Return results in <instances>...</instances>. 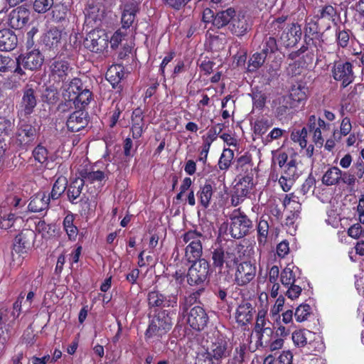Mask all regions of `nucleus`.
<instances>
[{
	"instance_id": "nucleus-1",
	"label": "nucleus",
	"mask_w": 364,
	"mask_h": 364,
	"mask_svg": "<svg viewBox=\"0 0 364 364\" xmlns=\"http://www.w3.org/2000/svg\"><path fill=\"white\" fill-rule=\"evenodd\" d=\"M181 239L186 245L184 249V259L188 263L202 259L200 258L203 255L202 244L205 240V236L196 230H191L183 234Z\"/></svg>"
},
{
	"instance_id": "nucleus-2",
	"label": "nucleus",
	"mask_w": 364,
	"mask_h": 364,
	"mask_svg": "<svg viewBox=\"0 0 364 364\" xmlns=\"http://www.w3.org/2000/svg\"><path fill=\"white\" fill-rule=\"evenodd\" d=\"M191 263L193 264L188 268L187 282L191 286H199L200 289L197 293L200 294L208 284L210 264L205 259L196 260Z\"/></svg>"
},
{
	"instance_id": "nucleus-3",
	"label": "nucleus",
	"mask_w": 364,
	"mask_h": 364,
	"mask_svg": "<svg viewBox=\"0 0 364 364\" xmlns=\"http://www.w3.org/2000/svg\"><path fill=\"white\" fill-rule=\"evenodd\" d=\"M230 219V233L233 238H242L248 235L253 228L252 221L240 208L232 212Z\"/></svg>"
},
{
	"instance_id": "nucleus-4",
	"label": "nucleus",
	"mask_w": 364,
	"mask_h": 364,
	"mask_svg": "<svg viewBox=\"0 0 364 364\" xmlns=\"http://www.w3.org/2000/svg\"><path fill=\"white\" fill-rule=\"evenodd\" d=\"M18 124L14 138L21 146L31 145L37 136V129L30 123V117H17Z\"/></svg>"
},
{
	"instance_id": "nucleus-5",
	"label": "nucleus",
	"mask_w": 364,
	"mask_h": 364,
	"mask_svg": "<svg viewBox=\"0 0 364 364\" xmlns=\"http://www.w3.org/2000/svg\"><path fill=\"white\" fill-rule=\"evenodd\" d=\"M205 350L216 360L217 364H219L223 359L230 355L232 346L225 337L218 336L211 339Z\"/></svg>"
},
{
	"instance_id": "nucleus-6",
	"label": "nucleus",
	"mask_w": 364,
	"mask_h": 364,
	"mask_svg": "<svg viewBox=\"0 0 364 364\" xmlns=\"http://www.w3.org/2000/svg\"><path fill=\"white\" fill-rule=\"evenodd\" d=\"M35 232L31 230H24L15 237L14 252L18 255L17 265H20L28 251L31 249L35 239Z\"/></svg>"
},
{
	"instance_id": "nucleus-7",
	"label": "nucleus",
	"mask_w": 364,
	"mask_h": 364,
	"mask_svg": "<svg viewBox=\"0 0 364 364\" xmlns=\"http://www.w3.org/2000/svg\"><path fill=\"white\" fill-rule=\"evenodd\" d=\"M212 259L215 267H222L225 263L229 267L235 262L236 256L232 247L225 242L219 244L213 249Z\"/></svg>"
},
{
	"instance_id": "nucleus-8",
	"label": "nucleus",
	"mask_w": 364,
	"mask_h": 364,
	"mask_svg": "<svg viewBox=\"0 0 364 364\" xmlns=\"http://www.w3.org/2000/svg\"><path fill=\"white\" fill-rule=\"evenodd\" d=\"M37 105L36 91L27 85L23 90V95L18 106L17 117H29Z\"/></svg>"
},
{
	"instance_id": "nucleus-9",
	"label": "nucleus",
	"mask_w": 364,
	"mask_h": 364,
	"mask_svg": "<svg viewBox=\"0 0 364 364\" xmlns=\"http://www.w3.org/2000/svg\"><path fill=\"white\" fill-rule=\"evenodd\" d=\"M109 44L108 36L102 30H93L90 32L85 40V46L90 51L102 53L105 50Z\"/></svg>"
},
{
	"instance_id": "nucleus-10",
	"label": "nucleus",
	"mask_w": 364,
	"mask_h": 364,
	"mask_svg": "<svg viewBox=\"0 0 364 364\" xmlns=\"http://www.w3.org/2000/svg\"><path fill=\"white\" fill-rule=\"evenodd\" d=\"M332 75L335 80L341 83L345 88L354 80L352 64L349 62H336L332 68Z\"/></svg>"
},
{
	"instance_id": "nucleus-11",
	"label": "nucleus",
	"mask_w": 364,
	"mask_h": 364,
	"mask_svg": "<svg viewBox=\"0 0 364 364\" xmlns=\"http://www.w3.org/2000/svg\"><path fill=\"white\" fill-rule=\"evenodd\" d=\"M44 57L38 49H33L16 58V63L29 70H37L40 69L43 63Z\"/></svg>"
},
{
	"instance_id": "nucleus-12",
	"label": "nucleus",
	"mask_w": 364,
	"mask_h": 364,
	"mask_svg": "<svg viewBox=\"0 0 364 364\" xmlns=\"http://www.w3.org/2000/svg\"><path fill=\"white\" fill-rule=\"evenodd\" d=\"M251 28L252 23L248 16L244 14H235L227 31L233 36L241 38L246 35Z\"/></svg>"
},
{
	"instance_id": "nucleus-13",
	"label": "nucleus",
	"mask_w": 364,
	"mask_h": 364,
	"mask_svg": "<svg viewBox=\"0 0 364 364\" xmlns=\"http://www.w3.org/2000/svg\"><path fill=\"white\" fill-rule=\"evenodd\" d=\"M301 26L296 23H292L280 35V44L287 48H292L301 40Z\"/></svg>"
},
{
	"instance_id": "nucleus-14",
	"label": "nucleus",
	"mask_w": 364,
	"mask_h": 364,
	"mask_svg": "<svg viewBox=\"0 0 364 364\" xmlns=\"http://www.w3.org/2000/svg\"><path fill=\"white\" fill-rule=\"evenodd\" d=\"M255 274L256 267L250 262H244L237 266L235 280L239 286H245L255 278Z\"/></svg>"
},
{
	"instance_id": "nucleus-15",
	"label": "nucleus",
	"mask_w": 364,
	"mask_h": 364,
	"mask_svg": "<svg viewBox=\"0 0 364 364\" xmlns=\"http://www.w3.org/2000/svg\"><path fill=\"white\" fill-rule=\"evenodd\" d=\"M208 321V316L202 307L196 306L191 309L187 322L192 328L197 331L203 330L206 326Z\"/></svg>"
},
{
	"instance_id": "nucleus-16",
	"label": "nucleus",
	"mask_w": 364,
	"mask_h": 364,
	"mask_svg": "<svg viewBox=\"0 0 364 364\" xmlns=\"http://www.w3.org/2000/svg\"><path fill=\"white\" fill-rule=\"evenodd\" d=\"M114 164H112V166L107 164L105 171L82 170L80 171V175L81 176L80 178L81 180H83L84 183L88 182L94 183L95 182H101L106 178H108V176L114 171Z\"/></svg>"
},
{
	"instance_id": "nucleus-17",
	"label": "nucleus",
	"mask_w": 364,
	"mask_h": 364,
	"mask_svg": "<svg viewBox=\"0 0 364 364\" xmlns=\"http://www.w3.org/2000/svg\"><path fill=\"white\" fill-rule=\"evenodd\" d=\"M28 20V10L22 6L12 10L9 16V23L14 29L22 28L26 25Z\"/></svg>"
},
{
	"instance_id": "nucleus-18",
	"label": "nucleus",
	"mask_w": 364,
	"mask_h": 364,
	"mask_svg": "<svg viewBox=\"0 0 364 364\" xmlns=\"http://www.w3.org/2000/svg\"><path fill=\"white\" fill-rule=\"evenodd\" d=\"M50 77L56 82H63L67 79L70 68L65 60H55L50 65Z\"/></svg>"
},
{
	"instance_id": "nucleus-19",
	"label": "nucleus",
	"mask_w": 364,
	"mask_h": 364,
	"mask_svg": "<svg viewBox=\"0 0 364 364\" xmlns=\"http://www.w3.org/2000/svg\"><path fill=\"white\" fill-rule=\"evenodd\" d=\"M122 9V23L124 28H129L135 19L138 11V4L134 0L126 1L121 6Z\"/></svg>"
},
{
	"instance_id": "nucleus-20",
	"label": "nucleus",
	"mask_w": 364,
	"mask_h": 364,
	"mask_svg": "<svg viewBox=\"0 0 364 364\" xmlns=\"http://www.w3.org/2000/svg\"><path fill=\"white\" fill-rule=\"evenodd\" d=\"M87 123V113L82 110H77L70 115L67 120V127L70 131L76 132L85 128Z\"/></svg>"
},
{
	"instance_id": "nucleus-21",
	"label": "nucleus",
	"mask_w": 364,
	"mask_h": 364,
	"mask_svg": "<svg viewBox=\"0 0 364 364\" xmlns=\"http://www.w3.org/2000/svg\"><path fill=\"white\" fill-rule=\"evenodd\" d=\"M255 309L248 301H242L237 308L235 318L237 323L245 326L252 320Z\"/></svg>"
},
{
	"instance_id": "nucleus-22",
	"label": "nucleus",
	"mask_w": 364,
	"mask_h": 364,
	"mask_svg": "<svg viewBox=\"0 0 364 364\" xmlns=\"http://www.w3.org/2000/svg\"><path fill=\"white\" fill-rule=\"evenodd\" d=\"M235 14V10L232 7L218 11L215 15L213 26L218 29L225 28L228 30L229 24L230 23V21H232Z\"/></svg>"
},
{
	"instance_id": "nucleus-23",
	"label": "nucleus",
	"mask_w": 364,
	"mask_h": 364,
	"mask_svg": "<svg viewBox=\"0 0 364 364\" xmlns=\"http://www.w3.org/2000/svg\"><path fill=\"white\" fill-rule=\"evenodd\" d=\"M50 200V196L46 193H38L31 198L28 208L33 213L43 212L48 208Z\"/></svg>"
},
{
	"instance_id": "nucleus-24",
	"label": "nucleus",
	"mask_w": 364,
	"mask_h": 364,
	"mask_svg": "<svg viewBox=\"0 0 364 364\" xmlns=\"http://www.w3.org/2000/svg\"><path fill=\"white\" fill-rule=\"evenodd\" d=\"M82 81L79 78H74L69 83L65 84L62 93L64 100L74 102L79 92L82 90Z\"/></svg>"
},
{
	"instance_id": "nucleus-25",
	"label": "nucleus",
	"mask_w": 364,
	"mask_h": 364,
	"mask_svg": "<svg viewBox=\"0 0 364 364\" xmlns=\"http://www.w3.org/2000/svg\"><path fill=\"white\" fill-rule=\"evenodd\" d=\"M267 32L261 43V50L268 55L274 53L279 50V44L276 37L278 36L279 33H273V32L268 31V29H267Z\"/></svg>"
},
{
	"instance_id": "nucleus-26",
	"label": "nucleus",
	"mask_w": 364,
	"mask_h": 364,
	"mask_svg": "<svg viewBox=\"0 0 364 364\" xmlns=\"http://www.w3.org/2000/svg\"><path fill=\"white\" fill-rule=\"evenodd\" d=\"M17 42V37L11 31H0V50L11 51L16 48Z\"/></svg>"
},
{
	"instance_id": "nucleus-27",
	"label": "nucleus",
	"mask_w": 364,
	"mask_h": 364,
	"mask_svg": "<svg viewBox=\"0 0 364 364\" xmlns=\"http://www.w3.org/2000/svg\"><path fill=\"white\" fill-rule=\"evenodd\" d=\"M144 122L143 112L140 108L135 109L132 115V136L137 139L141 136L144 128Z\"/></svg>"
},
{
	"instance_id": "nucleus-28",
	"label": "nucleus",
	"mask_w": 364,
	"mask_h": 364,
	"mask_svg": "<svg viewBox=\"0 0 364 364\" xmlns=\"http://www.w3.org/2000/svg\"><path fill=\"white\" fill-rule=\"evenodd\" d=\"M62 38V31L56 27L51 28L42 37L43 44L49 48L57 47Z\"/></svg>"
},
{
	"instance_id": "nucleus-29",
	"label": "nucleus",
	"mask_w": 364,
	"mask_h": 364,
	"mask_svg": "<svg viewBox=\"0 0 364 364\" xmlns=\"http://www.w3.org/2000/svg\"><path fill=\"white\" fill-rule=\"evenodd\" d=\"M275 103L277 105L276 107V114L278 117H283L287 114L291 109L297 107L287 95L278 97Z\"/></svg>"
},
{
	"instance_id": "nucleus-30",
	"label": "nucleus",
	"mask_w": 364,
	"mask_h": 364,
	"mask_svg": "<svg viewBox=\"0 0 364 364\" xmlns=\"http://www.w3.org/2000/svg\"><path fill=\"white\" fill-rule=\"evenodd\" d=\"M341 176L342 171L336 166H332L325 172L321 181L327 186L338 185L341 183Z\"/></svg>"
},
{
	"instance_id": "nucleus-31",
	"label": "nucleus",
	"mask_w": 364,
	"mask_h": 364,
	"mask_svg": "<svg viewBox=\"0 0 364 364\" xmlns=\"http://www.w3.org/2000/svg\"><path fill=\"white\" fill-rule=\"evenodd\" d=\"M308 88L301 84L293 85L289 91V95L287 96L291 98L296 107H298L299 104L306 100L307 95Z\"/></svg>"
},
{
	"instance_id": "nucleus-32",
	"label": "nucleus",
	"mask_w": 364,
	"mask_h": 364,
	"mask_svg": "<svg viewBox=\"0 0 364 364\" xmlns=\"http://www.w3.org/2000/svg\"><path fill=\"white\" fill-rule=\"evenodd\" d=\"M75 215L73 213L68 214L63 220V225L69 240L75 241L78 235V228L74 224Z\"/></svg>"
},
{
	"instance_id": "nucleus-33",
	"label": "nucleus",
	"mask_w": 364,
	"mask_h": 364,
	"mask_svg": "<svg viewBox=\"0 0 364 364\" xmlns=\"http://www.w3.org/2000/svg\"><path fill=\"white\" fill-rule=\"evenodd\" d=\"M33 156L36 161L38 162L41 166L52 168L49 167L50 160L52 158L49 156L47 149L41 145H38L33 151Z\"/></svg>"
},
{
	"instance_id": "nucleus-34",
	"label": "nucleus",
	"mask_w": 364,
	"mask_h": 364,
	"mask_svg": "<svg viewBox=\"0 0 364 364\" xmlns=\"http://www.w3.org/2000/svg\"><path fill=\"white\" fill-rule=\"evenodd\" d=\"M84 184L83 180H81V178H75L70 183L67 191L68 198L70 202L72 203H77L75 200L80 197Z\"/></svg>"
},
{
	"instance_id": "nucleus-35",
	"label": "nucleus",
	"mask_w": 364,
	"mask_h": 364,
	"mask_svg": "<svg viewBox=\"0 0 364 364\" xmlns=\"http://www.w3.org/2000/svg\"><path fill=\"white\" fill-rule=\"evenodd\" d=\"M67 186V178L62 176H59L55 180L53 186L51 193L48 196H50V198L52 200L58 199L66 190Z\"/></svg>"
},
{
	"instance_id": "nucleus-36",
	"label": "nucleus",
	"mask_w": 364,
	"mask_h": 364,
	"mask_svg": "<svg viewBox=\"0 0 364 364\" xmlns=\"http://www.w3.org/2000/svg\"><path fill=\"white\" fill-rule=\"evenodd\" d=\"M197 196L200 205L205 208H208L213 196L212 186L210 183L204 184L198 191Z\"/></svg>"
},
{
	"instance_id": "nucleus-37",
	"label": "nucleus",
	"mask_w": 364,
	"mask_h": 364,
	"mask_svg": "<svg viewBox=\"0 0 364 364\" xmlns=\"http://www.w3.org/2000/svg\"><path fill=\"white\" fill-rule=\"evenodd\" d=\"M294 267H291L288 265L281 273L280 281L284 287H289L290 284H293L295 282L299 283L301 279L296 277V273L293 269Z\"/></svg>"
},
{
	"instance_id": "nucleus-38",
	"label": "nucleus",
	"mask_w": 364,
	"mask_h": 364,
	"mask_svg": "<svg viewBox=\"0 0 364 364\" xmlns=\"http://www.w3.org/2000/svg\"><path fill=\"white\" fill-rule=\"evenodd\" d=\"M337 15L336 9L330 4L321 6L317 11L316 18L317 19H325L334 21Z\"/></svg>"
},
{
	"instance_id": "nucleus-39",
	"label": "nucleus",
	"mask_w": 364,
	"mask_h": 364,
	"mask_svg": "<svg viewBox=\"0 0 364 364\" xmlns=\"http://www.w3.org/2000/svg\"><path fill=\"white\" fill-rule=\"evenodd\" d=\"M123 77L124 73L122 70V67L120 65H111L106 73V78L112 85L119 82Z\"/></svg>"
},
{
	"instance_id": "nucleus-40",
	"label": "nucleus",
	"mask_w": 364,
	"mask_h": 364,
	"mask_svg": "<svg viewBox=\"0 0 364 364\" xmlns=\"http://www.w3.org/2000/svg\"><path fill=\"white\" fill-rule=\"evenodd\" d=\"M267 55L262 50L259 53H255L252 55L248 62V71L255 72L260 68L264 63Z\"/></svg>"
},
{
	"instance_id": "nucleus-41",
	"label": "nucleus",
	"mask_w": 364,
	"mask_h": 364,
	"mask_svg": "<svg viewBox=\"0 0 364 364\" xmlns=\"http://www.w3.org/2000/svg\"><path fill=\"white\" fill-rule=\"evenodd\" d=\"M0 209V227L5 230L9 229L17 218L13 213H8L5 206L1 205Z\"/></svg>"
},
{
	"instance_id": "nucleus-42",
	"label": "nucleus",
	"mask_w": 364,
	"mask_h": 364,
	"mask_svg": "<svg viewBox=\"0 0 364 364\" xmlns=\"http://www.w3.org/2000/svg\"><path fill=\"white\" fill-rule=\"evenodd\" d=\"M176 315L173 311L164 310L161 312V331L164 333L169 331L173 326V316Z\"/></svg>"
},
{
	"instance_id": "nucleus-43",
	"label": "nucleus",
	"mask_w": 364,
	"mask_h": 364,
	"mask_svg": "<svg viewBox=\"0 0 364 364\" xmlns=\"http://www.w3.org/2000/svg\"><path fill=\"white\" fill-rule=\"evenodd\" d=\"M234 158V152L230 149H225L220 157L218 167L221 171H226L231 165Z\"/></svg>"
},
{
	"instance_id": "nucleus-44",
	"label": "nucleus",
	"mask_w": 364,
	"mask_h": 364,
	"mask_svg": "<svg viewBox=\"0 0 364 364\" xmlns=\"http://www.w3.org/2000/svg\"><path fill=\"white\" fill-rule=\"evenodd\" d=\"M171 284V295L165 296V294H161V306L163 307L167 306V307H173L174 305L176 304V294L177 292L176 287V282L173 284L172 282L170 283Z\"/></svg>"
},
{
	"instance_id": "nucleus-45",
	"label": "nucleus",
	"mask_w": 364,
	"mask_h": 364,
	"mask_svg": "<svg viewBox=\"0 0 364 364\" xmlns=\"http://www.w3.org/2000/svg\"><path fill=\"white\" fill-rule=\"evenodd\" d=\"M92 99V92L88 89H83L79 92L77 98L74 101L73 104L75 107H85L87 105Z\"/></svg>"
},
{
	"instance_id": "nucleus-46",
	"label": "nucleus",
	"mask_w": 364,
	"mask_h": 364,
	"mask_svg": "<svg viewBox=\"0 0 364 364\" xmlns=\"http://www.w3.org/2000/svg\"><path fill=\"white\" fill-rule=\"evenodd\" d=\"M269 232V224L265 220H260L257 225V240L259 244L264 245L267 242Z\"/></svg>"
},
{
	"instance_id": "nucleus-47",
	"label": "nucleus",
	"mask_w": 364,
	"mask_h": 364,
	"mask_svg": "<svg viewBox=\"0 0 364 364\" xmlns=\"http://www.w3.org/2000/svg\"><path fill=\"white\" fill-rule=\"evenodd\" d=\"M287 19V16H282L274 18L267 25V29L273 32V33H279L282 30H284Z\"/></svg>"
},
{
	"instance_id": "nucleus-48",
	"label": "nucleus",
	"mask_w": 364,
	"mask_h": 364,
	"mask_svg": "<svg viewBox=\"0 0 364 364\" xmlns=\"http://www.w3.org/2000/svg\"><path fill=\"white\" fill-rule=\"evenodd\" d=\"M223 129V125L222 124H218L217 125L212 127L208 130L206 135L203 136V142L211 145V144L217 139L218 135L221 133Z\"/></svg>"
},
{
	"instance_id": "nucleus-49",
	"label": "nucleus",
	"mask_w": 364,
	"mask_h": 364,
	"mask_svg": "<svg viewBox=\"0 0 364 364\" xmlns=\"http://www.w3.org/2000/svg\"><path fill=\"white\" fill-rule=\"evenodd\" d=\"M286 178H291L293 180L296 179L299 176V173L296 167V160L291 159L287 162V165L284 168V174Z\"/></svg>"
},
{
	"instance_id": "nucleus-50",
	"label": "nucleus",
	"mask_w": 364,
	"mask_h": 364,
	"mask_svg": "<svg viewBox=\"0 0 364 364\" xmlns=\"http://www.w3.org/2000/svg\"><path fill=\"white\" fill-rule=\"evenodd\" d=\"M322 37V33L318 31V25L316 21L311 19L306 22L304 27V37Z\"/></svg>"
},
{
	"instance_id": "nucleus-51",
	"label": "nucleus",
	"mask_w": 364,
	"mask_h": 364,
	"mask_svg": "<svg viewBox=\"0 0 364 364\" xmlns=\"http://www.w3.org/2000/svg\"><path fill=\"white\" fill-rule=\"evenodd\" d=\"M311 332L305 330L296 331L292 333V341L298 347H304L307 343V336Z\"/></svg>"
},
{
	"instance_id": "nucleus-52",
	"label": "nucleus",
	"mask_w": 364,
	"mask_h": 364,
	"mask_svg": "<svg viewBox=\"0 0 364 364\" xmlns=\"http://www.w3.org/2000/svg\"><path fill=\"white\" fill-rule=\"evenodd\" d=\"M311 308L309 304H304L299 306L295 311L294 317L298 322H302L308 318L311 314Z\"/></svg>"
},
{
	"instance_id": "nucleus-53",
	"label": "nucleus",
	"mask_w": 364,
	"mask_h": 364,
	"mask_svg": "<svg viewBox=\"0 0 364 364\" xmlns=\"http://www.w3.org/2000/svg\"><path fill=\"white\" fill-rule=\"evenodd\" d=\"M267 311L259 310L257 313L256 323L255 326V332H260V331L267 327V326H272V323L266 318Z\"/></svg>"
},
{
	"instance_id": "nucleus-54",
	"label": "nucleus",
	"mask_w": 364,
	"mask_h": 364,
	"mask_svg": "<svg viewBox=\"0 0 364 364\" xmlns=\"http://www.w3.org/2000/svg\"><path fill=\"white\" fill-rule=\"evenodd\" d=\"M250 95L253 105L257 109H261L264 107L267 100V95L264 92L259 90H254Z\"/></svg>"
},
{
	"instance_id": "nucleus-55",
	"label": "nucleus",
	"mask_w": 364,
	"mask_h": 364,
	"mask_svg": "<svg viewBox=\"0 0 364 364\" xmlns=\"http://www.w3.org/2000/svg\"><path fill=\"white\" fill-rule=\"evenodd\" d=\"M303 286L304 282L301 279L299 280V283L295 282L293 284H290L289 287H287L288 289L286 291V295L292 300L297 299L301 293Z\"/></svg>"
},
{
	"instance_id": "nucleus-56",
	"label": "nucleus",
	"mask_w": 364,
	"mask_h": 364,
	"mask_svg": "<svg viewBox=\"0 0 364 364\" xmlns=\"http://www.w3.org/2000/svg\"><path fill=\"white\" fill-rule=\"evenodd\" d=\"M53 4V0H35L33 9L38 14H44L52 8Z\"/></svg>"
},
{
	"instance_id": "nucleus-57",
	"label": "nucleus",
	"mask_w": 364,
	"mask_h": 364,
	"mask_svg": "<svg viewBox=\"0 0 364 364\" xmlns=\"http://www.w3.org/2000/svg\"><path fill=\"white\" fill-rule=\"evenodd\" d=\"M36 230L42 234L43 237H49L54 235L55 227L51 224H47L44 221H39L36 225Z\"/></svg>"
},
{
	"instance_id": "nucleus-58",
	"label": "nucleus",
	"mask_w": 364,
	"mask_h": 364,
	"mask_svg": "<svg viewBox=\"0 0 364 364\" xmlns=\"http://www.w3.org/2000/svg\"><path fill=\"white\" fill-rule=\"evenodd\" d=\"M315 186L316 179L311 174H310L301 185L300 191L303 195H307L309 193L314 194Z\"/></svg>"
},
{
	"instance_id": "nucleus-59",
	"label": "nucleus",
	"mask_w": 364,
	"mask_h": 364,
	"mask_svg": "<svg viewBox=\"0 0 364 364\" xmlns=\"http://www.w3.org/2000/svg\"><path fill=\"white\" fill-rule=\"evenodd\" d=\"M350 31L348 30H338L336 32L337 43L342 48H346L349 43Z\"/></svg>"
},
{
	"instance_id": "nucleus-60",
	"label": "nucleus",
	"mask_w": 364,
	"mask_h": 364,
	"mask_svg": "<svg viewBox=\"0 0 364 364\" xmlns=\"http://www.w3.org/2000/svg\"><path fill=\"white\" fill-rule=\"evenodd\" d=\"M321 38L322 37H304V43L307 45L311 53H314L315 51H318V48L321 47Z\"/></svg>"
},
{
	"instance_id": "nucleus-61",
	"label": "nucleus",
	"mask_w": 364,
	"mask_h": 364,
	"mask_svg": "<svg viewBox=\"0 0 364 364\" xmlns=\"http://www.w3.org/2000/svg\"><path fill=\"white\" fill-rule=\"evenodd\" d=\"M272 126V123H270L267 119H261L255 122L254 125V132L257 135H262L267 129Z\"/></svg>"
},
{
	"instance_id": "nucleus-62",
	"label": "nucleus",
	"mask_w": 364,
	"mask_h": 364,
	"mask_svg": "<svg viewBox=\"0 0 364 364\" xmlns=\"http://www.w3.org/2000/svg\"><path fill=\"white\" fill-rule=\"evenodd\" d=\"M14 126V119L12 121L4 117H0V134H9Z\"/></svg>"
},
{
	"instance_id": "nucleus-63",
	"label": "nucleus",
	"mask_w": 364,
	"mask_h": 364,
	"mask_svg": "<svg viewBox=\"0 0 364 364\" xmlns=\"http://www.w3.org/2000/svg\"><path fill=\"white\" fill-rule=\"evenodd\" d=\"M123 109H124V106L122 103H120L119 102L115 103L114 107L113 110L112 111V114L110 116L109 126L111 127H114L115 124H117V122H118L120 114H121L122 111L123 110Z\"/></svg>"
},
{
	"instance_id": "nucleus-64",
	"label": "nucleus",
	"mask_w": 364,
	"mask_h": 364,
	"mask_svg": "<svg viewBox=\"0 0 364 364\" xmlns=\"http://www.w3.org/2000/svg\"><path fill=\"white\" fill-rule=\"evenodd\" d=\"M196 364H217L216 360L206 350L198 353Z\"/></svg>"
}]
</instances>
